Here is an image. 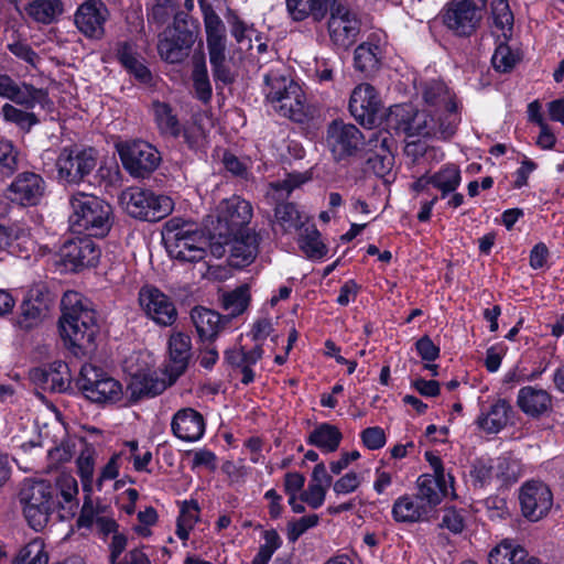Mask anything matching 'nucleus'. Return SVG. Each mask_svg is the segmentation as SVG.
<instances>
[{"instance_id":"nucleus-1","label":"nucleus","mask_w":564,"mask_h":564,"mask_svg":"<svg viewBox=\"0 0 564 564\" xmlns=\"http://www.w3.org/2000/svg\"><path fill=\"white\" fill-rule=\"evenodd\" d=\"M77 496V480L63 475L57 479L56 488L45 480L25 479L19 491V502L29 525L40 531L54 512L59 520L73 518L78 508Z\"/></svg>"},{"instance_id":"nucleus-2","label":"nucleus","mask_w":564,"mask_h":564,"mask_svg":"<svg viewBox=\"0 0 564 564\" xmlns=\"http://www.w3.org/2000/svg\"><path fill=\"white\" fill-rule=\"evenodd\" d=\"M61 305L59 332L65 346L76 357L93 354L98 325L90 301L76 291H67Z\"/></svg>"},{"instance_id":"nucleus-3","label":"nucleus","mask_w":564,"mask_h":564,"mask_svg":"<svg viewBox=\"0 0 564 564\" xmlns=\"http://www.w3.org/2000/svg\"><path fill=\"white\" fill-rule=\"evenodd\" d=\"M69 228L75 234L102 238L113 224L111 206L100 197L84 192H75L69 198Z\"/></svg>"},{"instance_id":"nucleus-4","label":"nucleus","mask_w":564,"mask_h":564,"mask_svg":"<svg viewBox=\"0 0 564 564\" xmlns=\"http://www.w3.org/2000/svg\"><path fill=\"white\" fill-rule=\"evenodd\" d=\"M124 210L133 218L158 221L169 216L174 208L170 196L155 194L141 187H129L120 195Z\"/></svg>"},{"instance_id":"nucleus-5","label":"nucleus","mask_w":564,"mask_h":564,"mask_svg":"<svg viewBox=\"0 0 564 564\" xmlns=\"http://www.w3.org/2000/svg\"><path fill=\"white\" fill-rule=\"evenodd\" d=\"M77 383L84 395L94 403L115 404L123 398L120 381L93 364L82 367Z\"/></svg>"},{"instance_id":"nucleus-6","label":"nucleus","mask_w":564,"mask_h":564,"mask_svg":"<svg viewBox=\"0 0 564 564\" xmlns=\"http://www.w3.org/2000/svg\"><path fill=\"white\" fill-rule=\"evenodd\" d=\"M327 20V34L330 44L340 51L349 50L357 41L361 29L358 14L346 3L333 2Z\"/></svg>"},{"instance_id":"nucleus-7","label":"nucleus","mask_w":564,"mask_h":564,"mask_svg":"<svg viewBox=\"0 0 564 564\" xmlns=\"http://www.w3.org/2000/svg\"><path fill=\"white\" fill-rule=\"evenodd\" d=\"M165 242L170 256L183 262H198L207 253L202 234L186 226L177 227L174 220L167 224Z\"/></svg>"},{"instance_id":"nucleus-8","label":"nucleus","mask_w":564,"mask_h":564,"mask_svg":"<svg viewBox=\"0 0 564 564\" xmlns=\"http://www.w3.org/2000/svg\"><path fill=\"white\" fill-rule=\"evenodd\" d=\"M117 150L124 170L133 177H144L160 164L159 151L142 140L117 144Z\"/></svg>"},{"instance_id":"nucleus-9","label":"nucleus","mask_w":564,"mask_h":564,"mask_svg":"<svg viewBox=\"0 0 564 564\" xmlns=\"http://www.w3.org/2000/svg\"><path fill=\"white\" fill-rule=\"evenodd\" d=\"M95 166L91 149L64 148L56 160L58 180L66 184H79Z\"/></svg>"},{"instance_id":"nucleus-10","label":"nucleus","mask_w":564,"mask_h":564,"mask_svg":"<svg viewBox=\"0 0 564 564\" xmlns=\"http://www.w3.org/2000/svg\"><path fill=\"white\" fill-rule=\"evenodd\" d=\"M139 304L145 316L159 326H172L178 317L173 299L154 285L140 289Z\"/></svg>"},{"instance_id":"nucleus-11","label":"nucleus","mask_w":564,"mask_h":564,"mask_svg":"<svg viewBox=\"0 0 564 564\" xmlns=\"http://www.w3.org/2000/svg\"><path fill=\"white\" fill-rule=\"evenodd\" d=\"M442 19L454 35L469 37L480 24L481 12L470 0H453L443 9Z\"/></svg>"},{"instance_id":"nucleus-12","label":"nucleus","mask_w":564,"mask_h":564,"mask_svg":"<svg viewBox=\"0 0 564 564\" xmlns=\"http://www.w3.org/2000/svg\"><path fill=\"white\" fill-rule=\"evenodd\" d=\"M100 254V249L89 236L65 241L58 252L64 269L72 272L96 267Z\"/></svg>"},{"instance_id":"nucleus-13","label":"nucleus","mask_w":564,"mask_h":564,"mask_svg":"<svg viewBox=\"0 0 564 564\" xmlns=\"http://www.w3.org/2000/svg\"><path fill=\"white\" fill-rule=\"evenodd\" d=\"M364 140L365 134L352 123L334 120L327 128L326 144L336 160L356 155Z\"/></svg>"},{"instance_id":"nucleus-14","label":"nucleus","mask_w":564,"mask_h":564,"mask_svg":"<svg viewBox=\"0 0 564 564\" xmlns=\"http://www.w3.org/2000/svg\"><path fill=\"white\" fill-rule=\"evenodd\" d=\"M216 217V231L220 237L239 234L250 223L252 207L246 199L239 196H231L219 203Z\"/></svg>"},{"instance_id":"nucleus-15","label":"nucleus","mask_w":564,"mask_h":564,"mask_svg":"<svg viewBox=\"0 0 564 564\" xmlns=\"http://www.w3.org/2000/svg\"><path fill=\"white\" fill-rule=\"evenodd\" d=\"M110 12L102 0H85L74 13L76 29L89 40H101Z\"/></svg>"},{"instance_id":"nucleus-16","label":"nucleus","mask_w":564,"mask_h":564,"mask_svg":"<svg viewBox=\"0 0 564 564\" xmlns=\"http://www.w3.org/2000/svg\"><path fill=\"white\" fill-rule=\"evenodd\" d=\"M519 502L522 516L535 522L550 512L553 506V495L544 482L531 480L521 486Z\"/></svg>"},{"instance_id":"nucleus-17","label":"nucleus","mask_w":564,"mask_h":564,"mask_svg":"<svg viewBox=\"0 0 564 564\" xmlns=\"http://www.w3.org/2000/svg\"><path fill=\"white\" fill-rule=\"evenodd\" d=\"M0 98L26 109H34L37 105L44 108L48 102V95L44 89L18 80L6 73H0Z\"/></svg>"},{"instance_id":"nucleus-18","label":"nucleus","mask_w":564,"mask_h":564,"mask_svg":"<svg viewBox=\"0 0 564 564\" xmlns=\"http://www.w3.org/2000/svg\"><path fill=\"white\" fill-rule=\"evenodd\" d=\"M391 118H395L397 129L406 137H434L436 120L432 109L414 111L411 107H395Z\"/></svg>"},{"instance_id":"nucleus-19","label":"nucleus","mask_w":564,"mask_h":564,"mask_svg":"<svg viewBox=\"0 0 564 564\" xmlns=\"http://www.w3.org/2000/svg\"><path fill=\"white\" fill-rule=\"evenodd\" d=\"M45 192V182L33 172L20 173L8 188L9 198L21 205H36Z\"/></svg>"},{"instance_id":"nucleus-20","label":"nucleus","mask_w":564,"mask_h":564,"mask_svg":"<svg viewBox=\"0 0 564 564\" xmlns=\"http://www.w3.org/2000/svg\"><path fill=\"white\" fill-rule=\"evenodd\" d=\"M169 362L166 372L175 380L187 369L192 357V338L183 332H173L167 340Z\"/></svg>"},{"instance_id":"nucleus-21","label":"nucleus","mask_w":564,"mask_h":564,"mask_svg":"<svg viewBox=\"0 0 564 564\" xmlns=\"http://www.w3.org/2000/svg\"><path fill=\"white\" fill-rule=\"evenodd\" d=\"M419 499L432 511L446 497L457 498L454 481H444L430 474L421 475L416 480Z\"/></svg>"},{"instance_id":"nucleus-22","label":"nucleus","mask_w":564,"mask_h":564,"mask_svg":"<svg viewBox=\"0 0 564 564\" xmlns=\"http://www.w3.org/2000/svg\"><path fill=\"white\" fill-rule=\"evenodd\" d=\"M380 100L375 88L369 84H360L352 90L349 99V111L359 122L372 123L379 110Z\"/></svg>"},{"instance_id":"nucleus-23","label":"nucleus","mask_w":564,"mask_h":564,"mask_svg":"<svg viewBox=\"0 0 564 564\" xmlns=\"http://www.w3.org/2000/svg\"><path fill=\"white\" fill-rule=\"evenodd\" d=\"M171 429L177 438L189 443L196 442L205 433V420L198 411L184 408L173 415Z\"/></svg>"},{"instance_id":"nucleus-24","label":"nucleus","mask_w":564,"mask_h":564,"mask_svg":"<svg viewBox=\"0 0 564 564\" xmlns=\"http://www.w3.org/2000/svg\"><path fill=\"white\" fill-rule=\"evenodd\" d=\"M259 235L249 229L232 234L229 249L230 264L236 268H243L252 263L259 252Z\"/></svg>"},{"instance_id":"nucleus-25","label":"nucleus","mask_w":564,"mask_h":564,"mask_svg":"<svg viewBox=\"0 0 564 564\" xmlns=\"http://www.w3.org/2000/svg\"><path fill=\"white\" fill-rule=\"evenodd\" d=\"M192 44L193 35L191 32L167 29L159 40L158 51L166 62L178 63L187 56Z\"/></svg>"},{"instance_id":"nucleus-26","label":"nucleus","mask_w":564,"mask_h":564,"mask_svg":"<svg viewBox=\"0 0 564 564\" xmlns=\"http://www.w3.org/2000/svg\"><path fill=\"white\" fill-rule=\"evenodd\" d=\"M191 319L202 343L215 341L229 322L227 317L204 306H195L191 311Z\"/></svg>"},{"instance_id":"nucleus-27","label":"nucleus","mask_w":564,"mask_h":564,"mask_svg":"<svg viewBox=\"0 0 564 564\" xmlns=\"http://www.w3.org/2000/svg\"><path fill=\"white\" fill-rule=\"evenodd\" d=\"M289 94L283 98L274 99L268 102L279 115L303 122L308 116V105L306 96L300 85H291Z\"/></svg>"},{"instance_id":"nucleus-28","label":"nucleus","mask_w":564,"mask_h":564,"mask_svg":"<svg viewBox=\"0 0 564 564\" xmlns=\"http://www.w3.org/2000/svg\"><path fill=\"white\" fill-rule=\"evenodd\" d=\"M116 57L123 68L141 83L151 80V73L132 42L122 41L116 44Z\"/></svg>"},{"instance_id":"nucleus-29","label":"nucleus","mask_w":564,"mask_h":564,"mask_svg":"<svg viewBox=\"0 0 564 564\" xmlns=\"http://www.w3.org/2000/svg\"><path fill=\"white\" fill-rule=\"evenodd\" d=\"M517 403L527 415L539 417L551 409L552 397L544 389L528 386L519 390Z\"/></svg>"},{"instance_id":"nucleus-30","label":"nucleus","mask_w":564,"mask_h":564,"mask_svg":"<svg viewBox=\"0 0 564 564\" xmlns=\"http://www.w3.org/2000/svg\"><path fill=\"white\" fill-rule=\"evenodd\" d=\"M430 509L415 496L399 497L392 506V517L397 522H417L430 513Z\"/></svg>"},{"instance_id":"nucleus-31","label":"nucleus","mask_w":564,"mask_h":564,"mask_svg":"<svg viewBox=\"0 0 564 564\" xmlns=\"http://www.w3.org/2000/svg\"><path fill=\"white\" fill-rule=\"evenodd\" d=\"M511 408L505 400H497L489 408L482 409L476 423L486 433L500 432L509 421Z\"/></svg>"},{"instance_id":"nucleus-32","label":"nucleus","mask_w":564,"mask_h":564,"mask_svg":"<svg viewBox=\"0 0 564 564\" xmlns=\"http://www.w3.org/2000/svg\"><path fill=\"white\" fill-rule=\"evenodd\" d=\"M336 0H286V9L294 21H303L312 17L315 21H321L328 7Z\"/></svg>"},{"instance_id":"nucleus-33","label":"nucleus","mask_w":564,"mask_h":564,"mask_svg":"<svg viewBox=\"0 0 564 564\" xmlns=\"http://www.w3.org/2000/svg\"><path fill=\"white\" fill-rule=\"evenodd\" d=\"M226 42L227 39L206 41L215 80L229 84L234 82V75L227 65Z\"/></svg>"},{"instance_id":"nucleus-34","label":"nucleus","mask_w":564,"mask_h":564,"mask_svg":"<svg viewBox=\"0 0 564 564\" xmlns=\"http://www.w3.org/2000/svg\"><path fill=\"white\" fill-rule=\"evenodd\" d=\"M432 186L445 198L454 193L462 183V172L458 165L447 163L431 174Z\"/></svg>"},{"instance_id":"nucleus-35","label":"nucleus","mask_w":564,"mask_h":564,"mask_svg":"<svg viewBox=\"0 0 564 564\" xmlns=\"http://www.w3.org/2000/svg\"><path fill=\"white\" fill-rule=\"evenodd\" d=\"M305 223V217L293 203H280L274 208L273 230L282 234L300 229Z\"/></svg>"},{"instance_id":"nucleus-36","label":"nucleus","mask_w":564,"mask_h":564,"mask_svg":"<svg viewBox=\"0 0 564 564\" xmlns=\"http://www.w3.org/2000/svg\"><path fill=\"white\" fill-rule=\"evenodd\" d=\"M341 438L343 434L335 425L322 423L310 433L307 443L324 453H333L339 447Z\"/></svg>"},{"instance_id":"nucleus-37","label":"nucleus","mask_w":564,"mask_h":564,"mask_svg":"<svg viewBox=\"0 0 564 564\" xmlns=\"http://www.w3.org/2000/svg\"><path fill=\"white\" fill-rule=\"evenodd\" d=\"M263 94L265 101L270 102L278 98H283L290 91L291 85H299L282 68L270 69L263 77Z\"/></svg>"},{"instance_id":"nucleus-38","label":"nucleus","mask_w":564,"mask_h":564,"mask_svg":"<svg viewBox=\"0 0 564 564\" xmlns=\"http://www.w3.org/2000/svg\"><path fill=\"white\" fill-rule=\"evenodd\" d=\"M45 389L63 392L69 387L70 375L66 362L57 360L37 371Z\"/></svg>"},{"instance_id":"nucleus-39","label":"nucleus","mask_w":564,"mask_h":564,"mask_svg":"<svg viewBox=\"0 0 564 564\" xmlns=\"http://www.w3.org/2000/svg\"><path fill=\"white\" fill-rule=\"evenodd\" d=\"M422 95L425 104L429 106L427 109H432L433 111H438L456 102L452 93L441 80L424 83Z\"/></svg>"},{"instance_id":"nucleus-40","label":"nucleus","mask_w":564,"mask_h":564,"mask_svg":"<svg viewBox=\"0 0 564 564\" xmlns=\"http://www.w3.org/2000/svg\"><path fill=\"white\" fill-rule=\"evenodd\" d=\"M382 54L381 45L368 39V41L359 44L355 50V66L361 72H372L378 67Z\"/></svg>"},{"instance_id":"nucleus-41","label":"nucleus","mask_w":564,"mask_h":564,"mask_svg":"<svg viewBox=\"0 0 564 564\" xmlns=\"http://www.w3.org/2000/svg\"><path fill=\"white\" fill-rule=\"evenodd\" d=\"M48 311V304L39 297H29L21 304L18 325L23 329H31L39 325Z\"/></svg>"},{"instance_id":"nucleus-42","label":"nucleus","mask_w":564,"mask_h":564,"mask_svg":"<svg viewBox=\"0 0 564 564\" xmlns=\"http://www.w3.org/2000/svg\"><path fill=\"white\" fill-rule=\"evenodd\" d=\"M19 105L6 102L0 109V116L8 122L15 124L20 130L29 132L40 120L32 109L19 108Z\"/></svg>"},{"instance_id":"nucleus-43","label":"nucleus","mask_w":564,"mask_h":564,"mask_svg":"<svg viewBox=\"0 0 564 564\" xmlns=\"http://www.w3.org/2000/svg\"><path fill=\"white\" fill-rule=\"evenodd\" d=\"M436 120V129L434 137L443 140L451 139L457 129L460 121V116L457 111V104L446 106L438 111H433Z\"/></svg>"},{"instance_id":"nucleus-44","label":"nucleus","mask_w":564,"mask_h":564,"mask_svg":"<svg viewBox=\"0 0 564 564\" xmlns=\"http://www.w3.org/2000/svg\"><path fill=\"white\" fill-rule=\"evenodd\" d=\"M26 13L36 22L50 24L63 13L61 0H33L25 8Z\"/></svg>"},{"instance_id":"nucleus-45","label":"nucleus","mask_w":564,"mask_h":564,"mask_svg":"<svg viewBox=\"0 0 564 564\" xmlns=\"http://www.w3.org/2000/svg\"><path fill=\"white\" fill-rule=\"evenodd\" d=\"M192 79L196 97L205 104L208 102L212 98L213 89L203 55L193 57Z\"/></svg>"},{"instance_id":"nucleus-46","label":"nucleus","mask_w":564,"mask_h":564,"mask_svg":"<svg viewBox=\"0 0 564 564\" xmlns=\"http://www.w3.org/2000/svg\"><path fill=\"white\" fill-rule=\"evenodd\" d=\"M152 112L161 133L172 137L180 135L181 126L170 105L161 101H154L152 104Z\"/></svg>"},{"instance_id":"nucleus-47","label":"nucleus","mask_w":564,"mask_h":564,"mask_svg":"<svg viewBox=\"0 0 564 564\" xmlns=\"http://www.w3.org/2000/svg\"><path fill=\"white\" fill-rule=\"evenodd\" d=\"M491 18L495 32H500L505 41L512 35L513 13L507 0H492Z\"/></svg>"},{"instance_id":"nucleus-48","label":"nucleus","mask_w":564,"mask_h":564,"mask_svg":"<svg viewBox=\"0 0 564 564\" xmlns=\"http://www.w3.org/2000/svg\"><path fill=\"white\" fill-rule=\"evenodd\" d=\"M230 34L242 47L251 48L252 36L256 32L253 24L243 20L235 10L228 9L225 14Z\"/></svg>"},{"instance_id":"nucleus-49","label":"nucleus","mask_w":564,"mask_h":564,"mask_svg":"<svg viewBox=\"0 0 564 564\" xmlns=\"http://www.w3.org/2000/svg\"><path fill=\"white\" fill-rule=\"evenodd\" d=\"M525 557L527 551L522 546L505 540L490 551L488 562L489 564H514Z\"/></svg>"},{"instance_id":"nucleus-50","label":"nucleus","mask_w":564,"mask_h":564,"mask_svg":"<svg viewBox=\"0 0 564 564\" xmlns=\"http://www.w3.org/2000/svg\"><path fill=\"white\" fill-rule=\"evenodd\" d=\"M131 388L133 395L141 397H155L166 389V383L160 379L155 373L133 375Z\"/></svg>"},{"instance_id":"nucleus-51","label":"nucleus","mask_w":564,"mask_h":564,"mask_svg":"<svg viewBox=\"0 0 564 564\" xmlns=\"http://www.w3.org/2000/svg\"><path fill=\"white\" fill-rule=\"evenodd\" d=\"M299 245L308 258L321 259L327 252V248L321 241V234L315 226L304 228L300 235Z\"/></svg>"},{"instance_id":"nucleus-52","label":"nucleus","mask_w":564,"mask_h":564,"mask_svg":"<svg viewBox=\"0 0 564 564\" xmlns=\"http://www.w3.org/2000/svg\"><path fill=\"white\" fill-rule=\"evenodd\" d=\"M48 554L44 541L40 538L33 539L18 553L13 564H47Z\"/></svg>"},{"instance_id":"nucleus-53","label":"nucleus","mask_w":564,"mask_h":564,"mask_svg":"<svg viewBox=\"0 0 564 564\" xmlns=\"http://www.w3.org/2000/svg\"><path fill=\"white\" fill-rule=\"evenodd\" d=\"M262 345L256 344L250 349L240 346L239 348L227 350L225 351V359L236 367H252L262 358Z\"/></svg>"},{"instance_id":"nucleus-54","label":"nucleus","mask_w":564,"mask_h":564,"mask_svg":"<svg viewBox=\"0 0 564 564\" xmlns=\"http://www.w3.org/2000/svg\"><path fill=\"white\" fill-rule=\"evenodd\" d=\"M77 473L80 477L83 490L91 492L95 473V453L91 448H85L80 452L77 460Z\"/></svg>"},{"instance_id":"nucleus-55","label":"nucleus","mask_w":564,"mask_h":564,"mask_svg":"<svg viewBox=\"0 0 564 564\" xmlns=\"http://www.w3.org/2000/svg\"><path fill=\"white\" fill-rule=\"evenodd\" d=\"M394 140L387 130H368L361 150H366L368 154L383 152V150H392Z\"/></svg>"},{"instance_id":"nucleus-56","label":"nucleus","mask_w":564,"mask_h":564,"mask_svg":"<svg viewBox=\"0 0 564 564\" xmlns=\"http://www.w3.org/2000/svg\"><path fill=\"white\" fill-rule=\"evenodd\" d=\"M250 302V291L247 285L237 288L236 290L224 295V307L230 313L231 316L242 314Z\"/></svg>"},{"instance_id":"nucleus-57","label":"nucleus","mask_w":564,"mask_h":564,"mask_svg":"<svg viewBox=\"0 0 564 564\" xmlns=\"http://www.w3.org/2000/svg\"><path fill=\"white\" fill-rule=\"evenodd\" d=\"M369 169L379 177L388 175L394 165L392 150H383L376 154H370L367 159Z\"/></svg>"},{"instance_id":"nucleus-58","label":"nucleus","mask_w":564,"mask_h":564,"mask_svg":"<svg viewBox=\"0 0 564 564\" xmlns=\"http://www.w3.org/2000/svg\"><path fill=\"white\" fill-rule=\"evenodd\" d=\"M28 237V232L19 227H6L0 225V251L17 252L19 240Z\"/></svg>"},{"instance_id":"nucleus-59","label":"nucleus","mask_w":564,"mask_h":564,"mask_svg":"<svg viewBox=\"0 0 564 564\" xmlns=\"http://www.w3.org/2000/svg\"><path fill=\"white\" fill-rule=\"evenodd\" d=\"M519 59L518 54L513 53L506 43H500L491 58L494 67L499 72L511 70Z\"/></svg>"},{"instance_id":"nucleus-60","label":"nucleus","mask_w":564,"mask_h":564,"mask_svg":"<svg viewBox=\"0 0 564 564\" xmlns=\"http://www.w3.org/2000/svg\"><path fill=\"white\" fill-rule=\"evenodd\" d=\"M174 11L173 0H153L148 12V20L162 25L169 21Z\"/></svg>"},{"instance_id":"nucleus-61","label":"nucleus","mask_w":564,"mask_h":564,"mask_svg":"<svg viewBox=\"0 0 564 564\" xmlns=\"http://www.w3.org/2000/svg\"><path fill=\"white\" fill-rule=\"evenodd\" d=\"M102 511L101 506L95 503L89 497H87L77 519V525L79 528H91L98 522V518L102 516Z\"/></svg>"},{"instance_id":"nucleus-62","label":"nucleus","mask_w":564,"mask_h":564,"mask_svg":"<svg viewBox=\"0 0 564 564\" xmlns=\"http://www.w3.org/2000/svg\"><path fill=\"white\" fill-rule=\"evenodd\" d=\"M319 518L317 514L304 516L295 521H291L288 524V539L290 542H295L301 535L307 530L318 524Z\"/></svg>"},{"instance_id":"nucleus-63","label":"nucleus","mask_w":564,"mask_h":564,"mask_svg":"<svg viewBox=\"0 0 564 564\" xmlns=\"http://www.w3.org/2000/svg\"><path fill=\"white\" fill-rule=\"evenodd\" d=\"M18 164V151L8 140H0V172L11 174Z\"/></svg>"},{"instance_id":"nucleus-64","label":"nucleus","mask_w":564,"mask_h":564,"mask_svg":"<svg viewBox=\"0 0 564 564\" xmlns=\"http://www.w3.org/2000/svg\"><path fill=\"white\" fill-rule=\"evenodd\" d=\"M360 437L362 444L370 451L382 448L387 442L384 431L379 426L365 429L361 432Z\"/></svg>"}]
</instances>
